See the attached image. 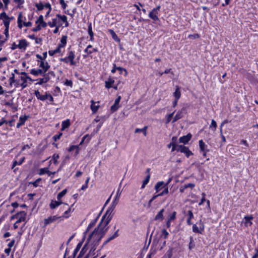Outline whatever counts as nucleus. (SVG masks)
I'll list each match as a JSON object with an SVG mask.
<instances>
[{
    "label": "nucleus",
    "mask_w": 258,
    "mask_h": 258,
    "mask_svg": "<svg viewBox=\"0 0 258 258\" xmlns=\"http://www.w3.org/2000/svg\"><path fill=\"white\" fill-rule=\"evenodd\" d=\"M161 8L160 6H158L156 8H154L152 11L149 14V17L154 21L159 20L158 17V12Z\"/></svg>",
    "instance_id": "nucleus-3"
},
{
    "label": "nucleus",
    "mask_w": 258,
    "mask_h": 258,
    "mask_svg": "<svg viewBox=\"0 0 258 258\" xmlns=\"http://www.w3.org/2000/svg\"><path fill=\"white\" fill-rule=\"evenodd\" d=\"M104 236L101 234L96 228L94 229L92 233L89 235L87 242L92 241L95 245H98L101 238Z\"/></svg>",
    "instance_id": "nucleus-2"
},
{
    "label": "nucleus",
    "mask_w": 258,
    "mask_h": 258,
    "mask_svg": "<svg viewBox=\"0 0 258 258\" xmlns=\"http://www.w3.org/2000/svg\"><path fill=\"white\" fill-rule=\"evenodd\" d=\"M39 67L41 68L42 69V70L45 71V73H46L49 69L50 66L47 62H45L43 61H41L39 64Z\"/></svg>",
    "instance_id": "nucleus-19"
},
{
    "label": "nucleus",
    "mask_w": 258,
    "mask_h": 258,
    "mask_svg": "<svg viewBox=\"0 0 258 258\" xmlns=\"http://www.w3.org/2000/svg\"><path fill=\"white\" fill-rule=\"evenodd\" d=\"M119 229H117L116 232L111 236H109V238L107 239L108 241H110L112 240L115 239V238L119 236Z\"/></svg>",
    "instance_id": "nucleus-39"
},
{
    "label": "nucleus",
    "mask_w": 258,
    "mask_h": 258,
    "mask_svg": "<svg viewBox=\"0 0 258 258\" xmlns=\"http://www.w3.org/2000/svg\"><path fill=\"white\" fill-rule=\"evenodd\" d=\"M59 156L58 154H54L53 155L52 158L53 160V162L55 164H57V159L59 158Z\"/></svg>",
    "instance_id": "nucleus-60"
},
{
    "label": "nucleus",
    "mask_w": 258,
    "mask_h": 258,
    "mask_svg": "<svg viewBox=\"0 0 258 258\" xmlns=\"http://www.w3.org/2000/svg\"><path fill=\"white\" fill-rule=\"evenodd\" d=\"M67 36L66 35L62 36L60 40V44H59L58 46L60 48L64 47L67 43Z\"/></svg>",
    "instance_id": "nucleus-25"
},
{
    "label": "nucleus",
    "mask_w": 258,
    "mask_h": 258,
    "mask_svg": "<svg viewBox=\"0 0 258 258\" xmlns=\"http://www.w3.org/2000/svg\"><path fill=\"white\" fill-rule=\"evenodd\" d=\"M188 217L187 219V224L188 225H190L192 224L191 222V220L194 218V214L191 210H189L187 212Z\"/></svg>",
    "instance_id": "nucleus-27"
},
{
    "label": "nucleus",
    "mask_w": 258,
    "mask_h": 258,
    "mask_svg": "<svg viewBox=\"0 0 258 258\" xmlns=\"http://www.w3.org/2000/svg\"><path fill=\"white\" fill-rule=\"evenodd\" d=\"M30 73L35 76H37L38 75H44L45 73V71H43L42 69H32L30 71Z\"/></svg>",
    "instance_id": "nucleus-10"
},
{
    "label": "nucleus",
    "mask_w": 258,
    "mask_h": 258,
    "mask_svg": "<svg viewBox=\"0 0 258 258\" xmlns=\"http://www.w3.org/2000/svg\"><path fill=\"white\" fill-rule=\"evenodd\" d=\"M35 6L37 8L38 11H41L44 9L43 4L41 2L36 3Z\"/></svg>",
    "instance_id": "nucleus-46"
},
{
    "label": "nucleus",
    "mask_w": 258,
    "mask_h": 258,
    "mask_svg": "<svg viewBox=\"0 0 258 258\" xmlns=\"http://www.w3.org/2000/svg\"><path fill=\"white\" fill-rule=\"evenodd\" d=\"M245 226H251L252 224L251 220L253 219L252 215L246 216L244 217Z\"/></svg>",
    "instance_id": "nucleus-13"
},
{
    "label": "nucleus",
    "mask_w": 258,
    "mask_h": 258,
    "mask_svg": "<svg viewBox=\"0 0 258 258\" xmlns=\"http://www.w3.org/2000/svg\"><path fill=\"white\" fill-rule=\"evenodd\" d=\"M57 24V19H53L52 22H49L48 23V25L50 27H54L56 26Z\"/></svg>",
    "instance_id": "nucleus-48"
},
{
    "label": "nucleus",
    "mask_w": 258,
    "mask_h": 258,
    "mask_svg": "<svg viewBox=\"0 0 258 258\" xmlns=\"http://www.w3.org/2000/svg\"><path fill=\"white\" fill-rule=\"evenodd\" d=\"M28 44L25 39H22L19 41V43L18 44V47L20 49H25Z\"/></svg>",
    "instance_id": "nucleus-15"
},
{
    "label": "nucleus",
    "mask_w": 258,
    "mask_h": 258,
    "mask_svg": "<svg viewBox=\"0 0 258 258\" xmlns=\"http://www.w3.org/2000/svg\"><path fill=\"white\" fill-rule=\"evenodd\" d=\"M82 140L87 143L90 141V138L88 135H86L83 137Z\"/></svg>",
    "instance_id": "nucleus-63"
},
{
    "label": "nucleus",
    "mask_w": 258,
    "mask_h": 258,
    "mask_svg": "<svg viewBox=\"0 0 258 258\" xmlns=\"http://www.w3.org/2000/svg\"><path fill=\"white\" fill-rule=\"evenodd\" d=\"M165 183L163 181H160L158 182L155 186V189H156L157 192H158L161 188L162 187H165Z\"/></svg>",
    "instance_id": "nucleus-24"
},
{
    "label": "nucleus",
    "mask_w": 258,
    "mask_h": 258,
    "mask_svg": "<svg viewBox=\"0 0 258 258\" xmlns=\"http://www.w3.org/2000/svg\"><path fill=\"white\" fill-rule=\"evenodd\" d=\"M180 152L184 153L187 157H189V156L192 155V153L189 150V149L184 145L182 147Z\"/></svg>",
    "instance_id": "nucleus-16"
},
{
    "label": "nucleus",
    "mask_w": 258,
    "mask_h": 258,
    "mask_svg": "<svg viewBox=\"0 0 258 258\" xmlns=\"http://www.w3.org/2000/svg\"><path fill=\"white\" fill-rule=\"evenodd\" d=\"M114 82V81L112 78H108V80L105 81V87L107 88H110L112 87V85Z\"/></svg>",
    "instance_id": "nucleus-28"
},
{
    "label": "nucleus",
    "mask_w": 258,
    "mask_h": 258,
    "mask_svg": "<svg viewBox=\"0 0 258 258\" xmlns=\"http://www.w3.org/2000/svg\"><path fill=\"white\" fill-rule=\"evenodd\" d=\"M121 99V97L118 96L114 104L111 106L110 110L112 112H114L117 110L119 108V103Z\"/></svg>",
    "instance_id": "nucleus-8"
},
{
    "label": "nucleus",
    "mask_w": 258,
    "mask_h": 258,
    "mask_svg": "<svg viewBox=\"0 0 258 258\" xmlns=\"http://www.w3.org/2000/svg\"><path fill=\"white\" fill-rule=\"evenodd\" d=\"M21 80L23 81L22 83L21 84L20 86L22 87V89L25 88L27 86V80L26 78H25L24 77L21 76Z\"/></svg>",
    "instance_id": "nucleus-38"
},
{
    "label": "nucleus",
    "mask_w": 258,
    "mask_h": 258,
    "mask_svg": "<svg viewBox=\"0 0 258 258\" xmlns=\"http://www.w3.org/2000/svg\"><path fill=\"white\" fill-rule=\"evenodd\" d=\"M62 204V202L60 201H52L50 204V207L51 209H54L56 207H58Z\"/></svg>",
    "instance_id": "nucleus-17"
},
{
    "label": "nucleus",
    "mask_w": 258,
    "mask_h": 258,
    "mask_svg": "<svg viewBox=\"0 0 258 258\" xmlns=\"http://www.w3.org/2000/svg\"><path fill=\"white\" fill-rule=\"evenodd\" d=\"M73 211L72 210L71 208H69L67 210H66L63 215L61 216V218H68L70 216V213H71Z\"/></svg>",
    "instance_id": "nucleus-37"
},
{
    "label": "nucleus",
    "mask_w": 258,
    "mask_h": 258,
    "mask_svg": "<svg viewBox=\"0 0 258 258\" xmlns=\"http://www.w3.org/2000/svg\"><path fill=\"white\" fill-rule=\"evenodd\" d=\"M169 235V233L165 229H163L162 230L161 236L163 237L164 239H166Z\"/></svg>",
    "instance_id": "nucleus-47"
},
{
    "label": "nucleus",
    "mask_w": 258,
    "mask_h": 258,
    "mask_svg": "<svg viewBox=\"0 0 258 258\" xmlns=\"http://www.w3.org/2000/svg\"><path fill=\"white\" fill-rule=\"evenodd\" d=\"M75 149H76V154H78V153H79V147L77 146H75V145L71 146L69 148L68 150H69V151L71 152V151H73Z\"/></svg>",
    "instance_id": "nucleus-52"
},
{
    "label": "nucleus",
    "mask_w": 258,
    "mask_h": 258,
    "mask_svg": "<svg viewBox=\"0 0 258 258\" xmlns=\"http://www.w3.org/2000/svg\"><path fill=\"white\" fill-rule=\"evenodd\" d=\"M75 57V55L74 52L73 51H70L68 56V58H69L71 65H74L75 64V62L74 61Z\"/></svg>",
    "instance_id": "nucleus-18"
},
{
    "label": "nucleus",
    "mask_w": 258,
    "mask_h": 258,
    "mask_svg": "<svg viewBox=\"0 0 258 258\" xmlns=\"http://www.w3.org/2000/svg\"><path fill=\"white\" fill-rule=\"evenodd\" d=\"M60 49L61 48L58 46H57V48L55 49L49 50L48 52L49 54L51 56H52L56 53H60L61 51Z\"/></svg>",
    "instance_id": "nucleus-35"
},
{
    "label": "nucleus",
    "mask_w": 258,
    "mask_h": 258,
    "mask_svg": "<svg viewBox=\"0 0 258 258\" xmlns=\"http://www.w3.org/2000/svg\"><path fill=\"white\" fill-rule=\"evenodd\" d=\"M4 24L5 25V28H9V25L10 23V18H6L3 20Z\"/></svg>",
    "instance_id": "nucleus-45"
},
{
    "label": "nucleus",
    "mask_w": 258,
    "mask_h": 258,
    "mask_svg": "<svg viewBox=\"0 0 258 258\" xmlns=\"http://www.w3.org/2000/svg\"><path fill=\"white\" fill-rule=\"evenodd\" d=\"M105 216L106 215H105L102 217L99 224L95 228L103 236L108 229V226L107 225L112 218V216H110V214H109L106 218H105Z\"/></svg>",
    "instance_id": "nucleus-1"
},
{
    "label": "nucleus",
    "mask_w": 258,
    "mask_h": 258,
    "mask_svg": "<svg viewBox=\"0 0 258 258\" xmlns=\"http://www.w3.org/2000/svg\"><path fill=\"white\" fill-rule=\"evenodd\" d=\"M119 229H117L116 232L111 236H109V238L107 239L108 241H110L112 240L115 239V238L119 236Z\"/></svg>",
    "instance_id": "nucleus-40"
},
{
    "label": "nucleus",
    "mask_w": 258,
    "mask_h": 258,
    "mask_svg": "<svg viewBox=\"0 0 258 258\" xmlns=\"http://www.w3.org/2000/svg\"><path fill=\"white\" fill-rule=\"evenodd\" d=\"M174 113V112H173L169 114H168L167 115V119H166V123H168L170 122L171 118L172 117Z\"/></svg>",
    "instance_id": "nucleus-58"
},
{
    "label": "nucleus",
    "mask_w": 258,
    "mask_h": 258,
    "mask_svg": "<svg viewBox=\"0 0 258 258\" xmlns=\"http://www.w3.org/2000/svg\"><path fill=\"white\" fill-rule=\"evenodd\" d=\"M116 69L118 71H119V72H120V74H122V72H124V76H127V72L125 69H123L120 67H118L117 68H116Z\"/></svg>",
    "instance_id": "nucleus-54"
},
{
    "label": "nucleus",
    "mask_w": 258,
    "mask_h": 258,
    "mask_svg": "<svg viewBox=\"0 0 258 258\" xmlns=\"http://www.w3.org/2000/svg\"><path fill=\"white\" fill-rule=\"evenodd\" d=\"M191 138V135L190 134H188L186 136H183L181 137L179 139V141L180 143H182L183 144L187 143Z\"/></svg>",
    "instance_id": "nucleus-9"
},
{
    "label": "nucleus",
    "mask_w": 258,
    "mask_h": 258,
    "mask_svg": "<svg viewBox=\"0 0 258 258\" xmlns=\"http://www.w3.org/2000/svg\"><path fill=\"white\" fill-rule=\"evenodd\" d=\"M192 231L195 233H202L201 231L200 230L199 228H198V227L197 226L196 224H194L192 226Z\"/></svg>",
    "instance_id": "nucleus-53"
},
{
    "label": "nucleus",
    "mask_w": 258,
    "mask_h": 258,
    "mask_svg": "<svg viewBox=\"0 0 258 258\" xmlns=\"http://www.w3.org/2000/svg\"><path fill=\"white\" fill-rule=\"evenodd\" d=\"M166 188L164 189V190L163 191H162L161 193L159 194L158 195H157L158 196V197L159 196H162L165 194H167L169 192V190H168V187L166 186L165 187Z\"/></svg>",
    "instance_id": "nucleus-59"
},
{
    "label": "nucleus",
    "mask_w": 258,
    "mask_h": 258,
    "mask_svg": "<svg viewBox=\"0 0 258 258\" xmlns=\"http://www.w3.org/2000/svg\"><path fill=\"white\" fill-rule=\"evenodd\" d=\"M70 125V122L69 119H67L66 120L63 121L62 122V127H61V130L63 131L66 128H68Z\"/></svg>",
    "instance_id": "nucleus-32"
},
{
    "label": "nucleus",
    "mask_w": 258,
    "mask_h": 258,
    "mask_svg": "<svg viewBox=\"0 0 258 258\" xmlns=\"http://www.w3.org/2000/svg\"><path fill=\"white\" fill-rule=\"evenodd\" d=\"M98 245H95V243H93V246L91 247V249H90V251L89 252V254L90 255H94V252L96 249V247Z\"/></svg>",
    "instance_id": "nucleus-50"
},
{
    "label": "nucleus",
    "mask_w": 258,
    "mask_h": 258,
    "mask_svg": "<svg viewBox=\"0 0 258 258\" xmlns=\"http://www.w3.org/2000/svg\"><path fill=\"white\" fill-rule=\"evenodd\" d=\"M156 253V250H152L148 254L147 258H151L152 256L154 255Z\"/></svg>",
    "instance_id": "nucleus-64"
},
{
    "label": "nucleus",
    "mask_w": 258,
    "mask_h": 258,
    "mask_svg": "<svg viewBox=\"0 0 258 258\" xmlns=\"http://www.w3.org/2000/svg\"><path fill=\"white\" fill-rule=\"evenodd\" d=\"M147 126H145L143 128H136L135 130V133H140V132H142V133H143L144 136H146V135H147Z\"/></svg>",
    "instance_id": "nucleus-33"
},
{
    "label": "nucleus",
    "mask_w": 258,
    "mask_h": 258,
    "mask_svg": "<svg viewBox=\"0 0 258 258\" xmlns=\"http://www.w3.org/2000/svg\"><path fill=\"white\" fill-rule=\"evenodd\" d=\"M176 212L175 211H174L172 212V213L169 216L168 219L169 220V221H172L176 218Z\"/></svg>",
    "instance_id": "nucleus-51"
},
{
    "label": "nucleus",
    "mask_w": 258,
    "mask_h": 258,
    "mask_svg": "<svg viewBox=\"0 0 258 258\" xmlns=\"http://www.w3.org/2000/svg\"><path fill=\"white\" fill-rule=\"evenodd\" d=\"M164 212V209H162L156 215L155 217L154 220L155 221H162L164 219L163 213Z\"/></svg>",
    "instance_id": "nucleus-11"
},
{
    "label": "nucleus",
    "mask_w": 258,
    "mask_h": 258,
    "mask_svg": "<svg viewBox=\"0 0 258 258\" xmlns=\"http://www.w3.org/2000/svg\"><path fill=\"white\" fill-rule=\"evenodd\" d=\"M26 213L24 211H21L16 214V218L17 219V223H20L25 221L26 218Z\"/></svg>",
    "instance_id": "nucleus-5"
},
{
    "label": "nucleus",
    "mask_w": 258,
    "mask_h": 258,
    "mask_svg": "<svg viewBox=\"0 0 258 258\" xmlns=\"http://www.w3.org/2000/svg\"><path fill=\"white\" fill-rule=\"evenodd\" d=\"M82 242H79L76 248L75 249L74 251V252H73V258H75L76 254H77L78 252L79 251V250L80 249L81 247H82Z\"/></svg>",
    "instance_id": "nucleus-31"
},
{
    "label": "nucleus",
    "mask_w": 258,
    "mask_h": 258,
    "mask_svg": "<svg viewBox=\"0 0 258 258\" xmlns=\"http://www.w3.org/2000/svg\"><path fill=\"white\" fill-rule=\"evenodd\" d=\"M150 178V175L149 174H148V175L147 176L146 179L143 181V184H142V185L141 187L142 188H144L145 187L146 185L149 182Z\"/></svg>",
    "instance_id": "nucleus-42"
},
{
    "label": "nucleus",
    "mask_w": 258,
    "mask_h": 258,
    "mask_svg": "<svg viewBox=\"0 0 258 258\" xmlns=\"http://www.w3.org/2000/svg\"><path fill=\"white\" fill-rule=\"evenodd\" d=\"M9 17L6 14L5 12H3L0 15V19L2 20H4L6 18H9Z\"/></svg>",
    "instance_id": "nucleus-62"
},
{
    "label": "nucleus",
    "mask_w": 258,
    "mask_h": 258,
    "mask_svg": "<svg viewBox=\"0 0 258 258\" xmlns=\"http://www.w3.org/2000/svg\"><path fill=\"white\" fill-rule=\"evenodd\" d=\"M87 250H88V247H87V242L85 244V245L83 247V248L81 249V251L80 252V253H79L78 256L77 257V258L82 257L84 255V254L86 252Z\"/></svg>",
    "instance_id": "nucleus-23"
},
{
    "label": "nucleus",
    "mask_w": 258,
    "mask_h": 258,
    "mask_svg": "<svg viewBox=\"0 0 258 258\" xmlns=\"http://www.w3.org/2000/svg\"><path fill=\"white\" fill-rule=\"evenodd\" d=\"M56 17L60 19L64 23L67 20V17L64 15L61 16L59 14H57Z\"/></svg>",
    "instance_id": "nucleus-57"
},
{
    "label": "nucleus",
    "mask_w": 258,
    "mask_h": 258,
    "mask_svg": "<svg viewBox=\"0 0 258 258\" xmlns=\"http://www.w3.org/2000/svg\"><path fill=\"white\" fill-rule=\"evenodd\" d=\"M22 18H23V15H22V12H20L19 14V15H18V27L20 29H21L23 27V24H22V21H23V20H22ZM32 23L31 22H24L23 23V25L25 27H30L32 26Z\"/></svg>",
    "instance_id": "nucleus-4"
},
{
    "label": "nucleus",
    "mask_w": 258,
    "mask_h": 258,
    "mask_svg": "<svg viewBox=\"0 0 258 258\" xmlns=\"http://www.w3.org/2000/svg\"><path fill=\"white\" fill-rule=\"evenodd\" d=\"M195 244L194 243L193 238L191 236H190V242L189 243V249L190 250H191L195 247Z\"/></svg>",
    "instance_id": "nucleus-55"
},
{
    "label": "nucleus",
    "mask_w": 258,
    "mask_h": 258,
    "mask_svg": "<svg viewBox=\"0 0 258 258\" xmlns=\"http://www.w3.org/2000/svg\"><path fill=\"white\" fill-rule=\"evenodd\" d=\"M43 76H44V77L43 78L38 79L39 81L38 82V83L36 84L42 85L43 83H45L47 82L49 80L50 78L49 77L46 76L45 75Z\"/></svg>",
    "instance_id": "nucleus-26"
},
{
    "label": "nucleus",
    "mask_w": 258,
    "mask_h": 258,
    "mask_svg": "<svg viewBox=\"0 0 258 258\" xmlns=\"http://www.w3.org/2000/svg\"><path fill=\"white\" fill-rule=\"evenodd\" d=\"M67 189H64L60 192L57 196V199L58 201H60L61 199L67 194Z\"/></svg>",
    "instance_id": "nucleus-36"
},
{
    "label": "nucleus",
    "mask_w": 258,
    "mask_h": 258,
    "mask_svg": "<svg viewBox=\"0 0 258 258\" xmlns=\"http://www.w3.org/2000/svg\"><path fill=\"white\" fill-rule=\"evenodd\" d=\"M172 255V249L169 250L162 258H171Z\"/></svg>",
    "instance_id": "nucleus-56"
},
{
    "label": "nucleus",
    "mask_w": 258,
    "mask_h": 258,
    "mask_svg": "<svg viewBox=\"0 0 258 258\" xmlns=\"http://www.w3.org/2000/svg\"><path fill=\"white\" fill-rule=\"evenodd\" d=\"M199 146L201 152L206 151V147H207V145L202 140L199 141Z\"/></svg>",
    "instance_id": "nucleus-34"
},
{
    "label": "nucleus",
    "mask_w": 258,
    "mask_h": 258,
    "mask_svg": "<svg viewBox=\"0 0 258 258\" xmlns=\"http://www.w3.org/2000/svg\"><path fill=\"white\" fill-rule=\"evenodd\" d=\"M118 200H116V199H114V200H113V201L111 203L110 207L109 208V209L107 210V212H106V213L105 214V215H106L109 213V214L111 215V213L113 211V210L114 209L115 207H116V206L118 204Z\"/></svg>",
    "instance_id": "nucleus-12"
},
{
    "label": "nucleus",
    "mask_w": 258,
    "mask_h": 258,
    "mask_svg": "<svg viewBox=\"0 0 258 258\" xmlns=\"http://www.w3.org/2000/svg\"><path fill=\"white\" fill-rule=\"evenodd\" d=\"M88 34L90 37V40H93L94 34L92 31V25L91 23L88 26Z\"/></svg>",
    "instance_id": "nucleus-41"
},
{
    "label": "nucleus",
    "mask_w": 258,
    "mask_h": 258,
    "mask_svg": "<svg viewBox=\"0 0 258 258\" xmlns=\"http://www.w3.org/2000/svg\"><path fill=\"white\" fill-rule=\"evenodd\" d=\"M14 2L18 4L17 7L19 9L22 7V5L24 3V0H14Z\"/></svg>",
    "instance_id": "nucleus-49"
},
{
    "label": "nucleus",
    "mask_w": 258,
    "mask_h": 258,
    "mask_svg": "<svg viewBox=\"0 0 258 258\" xmlns=\"http://www.w3.org/2000/svg\"><path fill=\"white\" fill-rule=\"evenodd\" d=\"M92 46L91 45H89L87 48L85 49V52L87 54H91L93 52L97 51V49L96 48H93L92 50H90V48H92Z\"/></svg>",
    "instance_id": "nucleus-29"
},
{
    "label": "nucleus",
    "mask_w": 258,
    "mask_h": 258,
    "mask_svg": "<svg viewBox=\"0 0 258 258\" xmlns=\"http://www.w3.org/2000/svg\"><path fill=\"white\" fill-rule=\"evenodd\" d=\"M217 123L215 120L212 119L211 121V125H210V127L212 129L213 131H215L217 128Z\"/></svg>",
    "instance_id": "nucleus-44"
},
{
    "label": "nucleus",
    "mask_w": 258,
    "mask_h": 258,
    "mask_svg": "<svg viewBox=\"0 0 258 258\" xmlns=\"http://www.w3.org/2000/svg\"><path fill=\"white\" fill-rule=\"evenodd\" d=\"M175 99H179L181 96V93L179 88L178 86L176 87L175 91L173 93Z\"/></svg>",
    "instance_id": "nucleus-30"
},
{
    "label": "nucleus",
    "mask_w": 258,
    "mask_h": 258,
    "mask_svg": "<svg viewBox=\"0 0 258 258\" xmlns=\"http://www.w3.org/2000/svg\"><path fill=\"white\" fill-rule=\"evenodd\" d=\"M45 173H47V174H49V171L48 169V168H41L40 169V171H39V175H42V174H44Z\"/></svg>",
    "instance_id": "nucleus-43"
},
{
    "label": "nucleus",
    "mask_w": 258,
    "mask_h": 258,
    "mask_svg": "<svg viewBox=\"0 0 258 258\" xmlns=\"http://www.w3.org/2000/svg\"><path fill=\"white\" fill-rule=\"evenodd\" d=\"M91 109L93 113H96L99 109L100 106L99 105H95V102L93 100L91 101Z\"/></svg>",
    "instance_id": "nucleus-22"
},
{
    "label": "nucleus",
    "mask_w": 258,
    "mask_h": 258,
    "mask_svg": "<svg viewBox=\"0 0 258 258\" xmlns=\"http://www.w3.org/2000/svg\"><path fill=\"white\" fill-rule=\"evenodd\" d=\"M182 117H183L182 110H181L178 111L177 112L176 114L174 117L173 119V120L172 121V123L175 122V121H176L178 119L181 118Z\"/></svg>",
    "instance_id": "nucleus-20"
},
{
    "label": "nucleus",
    "mask_w": 258,
    "mask_h": 258,
    "mask_svg": "<svg viewBox=\"0 0 258 258\" xmlns=\"http://www.w3.org/2000/svg\"><path fill=\"white\" fill-rule=\"evenodd\" d=\"M16 82V80H15V75L12 74V76L10 78V85L11 86L12 85V84L15 83Z\"/></svg>",
    "instance_id": "nucleus-61"
},
{
    "label": "nucleus",
    "mask_w": 258,
    "mask_h": 258,
    "mask_svg": "<svg viewBox=\"0 0 258 258\" xmlns=\"http://www.w3.org/2000/svg\"><path fill=\"white\" fill-rule=\"evenodd\" d=\"M59 218H61V217H58L57 216H53L49 217L48 218H46L44 220V227L46 226L47 225L53 223Z\"/></svg>",
    "instance_id": "nucleus-6"
},
{
    "label": "nucleus",
    "mask_w": 258,
    "mask_h": 258,
    "mask_svg": "<svg viewBox=\"0 0 258 258\" xmlns=\"http://www.w3.org/2000/svg\"><path fill=\"white\" fill-rule=\"evenodd\" d=\"M34 94L38 99L41 101H45L48 98V93L47 92L44 95H41L38 90H35Z\"/></svg>",
    "instance_id": "nucleus-7"
},
{
    "label": "nucleus",
    "mask_w": 258,
    "mask_h": 258,
    "mask_svg": "<svg viewBox=\"0 0 258 258\" xmlns=\"http://www.w3.org/2000/svg\"><path fill=\"white\" fill-rule=\"evenodd\" d=\"M25 159V157H23V158H22L20 160V161H17L15 160V161H14L13 162V166H12V169H14V172L15 173H16V171H17V170L18 169V168H15V169H14L16 165H21V164L23 163V162L24 161Z\"/></svg>",
    "instance_id": "nucleus-14"
},
{
    "label": "nucleus",
    "mask_w": 258,
    "mask_h": 258,
    "mask_svg": "<svg viewBox=\"0 0 258 258\" xmlns=\"http://www.w3.org/2000/svg\"><path fill=\"white\" fill-rule=\"evenodd\" d=\"M27 117L26 116H21L19 118V121L17 123V127L18 128L20 127L21 126H22V125H23L26 120H27Z\"/></svg>",
    "instance_id": "nucleus-21"
}]
</instances>
